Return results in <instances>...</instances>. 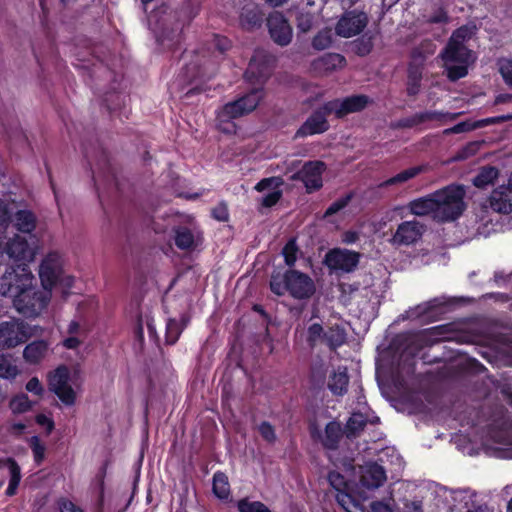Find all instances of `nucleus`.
<instances>
[{"mask_svg": "<svg viewBox=\"0 0 512 512\" xmlns=\"http://www.w3.org/2000/svg\"><path fill=\"white\" fill-rule=\"evenodd\" d=\"M36 422L39 425L46 427L48 433H50L54 428V422L52 421V419L44 414L37 415Z\"/></svg>", "mask_w": 512, "mask_h": 512, "instance_id": "338daca9", "label": "nucleus"}, {"mask_svg": "<svg viewBox=\"0 0 512 512\" xmlns=\"http://www.w3.org/2000/svg\"><path fill=\"white\" fill-rule=\"evenodd\" d=\"M237 509L239 512H271L262 502L250 501L247 498L237 502Z\"/></svg>", "mask_w": 512, "mask_h": 512, "instance_id": "37998d69", "label": "nucleus"}, {"mask_svg": "<svg viewBox=\"0 0 512 512\" xmlns=\"http://www.w3.org/2000/svg\"><path fill=\"white\" fill-rule=\"evenodd\" d=\"M490 207L498 213L508 214L512 212V184L508 181L492 191L489 197Z\"/></svg>", "mask_w": 512, "mask_h": 512, "instance_id": "412c9836", "label": "nucleus"}, {"mask_svg": "<svg viewBox=\"0 0 512 512\" xmlns=\"http://www.w3.org/2000/svg\"><path fill=\"white\" fill-rule=\"evenodd\" d=\"M202 66V59L196 55L194 59H191L190 62L185 65L180 76L189 83H192L198 78H204L207 76V71L206 68Z\"/></svg>", "mask_w": 512, "mask_h": 512, "instance_id": "c85d7f7f", "label": "nucleus"}, {"mask_svg": "<svg viewBox=\"0 0 512 512\" xmlns=\"http://www.w3.org/2000/svg\"><path fill=\"white\" fill-rule=\"evenodd\" d=\"M332 43V32L331 29H324L318 32V34L312 40V46L317 50H324L330 47Z\"/></svg>", "mask_w": 512, "mask_h": 512, "instance_id": "c03bdc74", "label": "nucleus"}, {"mask_svg": "<svg viewBox=\"0 0 512 512\" xmlns=\"http://www.w3.org/2000/svg\"><path fill=\"white\" fill-rule=\"evenodd\" d=\"M39 249V240L35 235H30L28 238L14 235L7 241L4 251L9 258L20 262L19 264L28 265L34 261Z\"/></svg>", "mask_w": 512, "mask_h": 512, "instance_id": "0eeeda50", "label": "nucleus"}, {"mask_svg": "<svg viewBox=\"0 0 512 512\" xmlns=\"http://www.w3.org/2000/svg\"><path fill=\"white\" fill-rule=\"evenodd\" d=\"M85 337L80 336H67L61 342V345L68 350H78L83 344Z\"/></svg>", "mask_w": 512, "mask_h": 512, "instance_id": "6e6d98bb", "label": "nucleus"}, {"mask_svg": "<svg viewBox=\"0 0 512 512\" xmlns=\"http://www.w3.org/2000/svg\"><path fill=\"white\" fill-rule=\"evenodd\" d=\"M422 80V68L417 65H410L407 78V94L415 96L419 93Z\"/></svg>", "mask_w": 512, "mask_h": 512, "instance_id": "473e14b6", "label": "nucleus"}, {"mask_svg": "<svg viewBox=\"0 0 512 512\" xmlns=\"http://www.w3.org/2000/svg\"><path fill=\"white\" fill-rule=\"evenodd\" d=\"M442 302H440L438 299H433V300H430L426 303H423V304H420L418 306H416L415 308L409 310L407 312L408 314V318H418V317H421L425 314H427L429 311H431L432 309H434L435 307L441 305Z\"/></svg>", "mask_w": 512, "mask_h": 512, "instance_id": "a18cd8bd", "label": "nucleus"}, {"mask_svg": "<svg viewBox=\"0 0 512 512\" xmlns=\"http://www.w3.org/2000/svg\"><path fill=\"white\" fill-rule=\"evenodd\" d=\"M346 339V333L343 328L340 326H333L328 331L325 332V340L324 342L330 348H336L341 346Z\"/></svg>", "mask_w": 512, "mask_h": 512, "instance_id": "4c0bfd02", "label": "nucleus"}, {"mask_svg": "<svg viewBox=\"0 0 512 512\" xmlns=\"http://www.w3.org/2000/svg\"><path fill=\"white\" fill-rule=\"evenodd\" d=\"M58 507L60 512H84L79 506L65 498L58 501Z\"/></svg>", "mask_w": 512, "mask_h": 512, "instance_id": "13d9d810", "label": "nucleus"}, {"mask_svg": "<svg viewBox=\"0 0 512 512\" xmlns=\"http://www.w3.org/2000/svg\"><path fill=\"white\" fill-rule=\"evenodd\" d=\"M330 484L337 490L335 498L338 504L347 512H365L362 505L350 493L342 490L346 486L344 478L337 472L329 474Z\"/></svg>", "mask_w": 512, "mask_h": 512, "instance_id": "2eb2a0df", "label": "nucleus"}, {"mask_svg": "<svg viewBox=\"0 0 512 512\" xmlns=\"http://www.w3.org/2000/svg\"><path fill=\"white\" fill-rule=\"evenodd\" d=\"M332 114V111L325 109V104L315 112H313L302 126L297 130V137H307L314 134H321L328 130L329 124L327 116Z\"/></svg>", "mask_w": 512, "mask_h": 512, "instance_id": "a211bd4d", "label": "nucleus"}, {"mask_svg": "<svg viewBox=\"0 0 512 512\" xmlns=\"http://www.w3.org/2000/svg\"><path fill=\"white\" fill-rule=\"evenodd\" d=\"M180 32H181V26H180V24H177V27L172 30L171 34H166L165 32H163L158 37V41H160L162 45H165L166 41H178V39L180 37Z\"/></svg>", "mask_w": 512, "mask_h": 512, "instance_id": "e2e57ef3", "label": "nucleus"}, {"mask_svg": "<svg viewBox=\"0 0 512 512\" xmlns=\"http://www.w3.org/2000/svg\"><path fill=\"white\" fill-rule=\"evenodd\" d=\"M498 170L495 167H484L474 178L473 183L478 188H484L492 184L498 177Z\"/></svg>", "mask_w": 512, "mask_h": 512, "instance_id": "e433bc0d", "label": "nucleus"}, {"mask_svg": "<svg viewBox=\"0 0 512 512\" xmlns=\"http://www.w3.org/2000/svg\"><path fill=\"white\" fill-rule=\"evenodd\" d=\"M288 292L296 299H306L315 292V285L308 275L296 270H289Z\"/></svg>", "mask_w": 512, "mask_h": 512, "instance_id": "4468645a", "label": "nucleus"}, {"mask_svg": "<svg viewBox=\"0 0 512 512\" xmlns=\"http://www.w3.org/2000/svg\"><path fill=\"white\" fill-rule=\"evenodd\" d=\"M359 253L347 249H333L326 254L325 263L333 270L353 271L359 263Z\"/></svg>", "mask_w": 512, "mask_h": 512, "instance_id": "f8f14e48", "label": "nucleus"}, {"mask_svg": "<svg viewBox=\"0 0 512 512\" xmlns=\"http://www.w3.org/2000/svg\"><path fill=\"white\" fill-rule=\"evenodd\" d=\"M51 299L49 291L36 290L31 284V288L21 292L13 298V303L17 311L27 317L37 316L44 310Z\"/></svg>", "mask_w": 512, "mask_h": 512, "instance_id": "423d86ee", "label": "nucleus"}, {"mask_svg": "<svg viewBox=\"0 0 512 512\" xmlns=\"http://www.w3.org/2000/svg\"><path fill=\"white\" fill-rule=\"evenodd\" d=\"M183 327L178 321L169 319L166 324V342L174 344L178 340Z\"/></svg>", "mask_w": 512, "mask_h": 512, "instance_id": "49530a36", "label": "nucleus"}, {"mask_svg": "<svg viewBox=\"0 0 512 512\" xmlns=\"http://www.w3.org/2000/svg\"><path fill=\"white\" fill-rule=\"evenodd\" d=\"M34 276L26 264H17L6 269L0 278V294L14 298L31 288Z\"/></svg>", "mask_w": 512, "mask_h": 512, "instance_id": "39448f33", "label": "nucleus"}, {"mask_svg": "<svg viewBox=\"0 0 512 512\" xmlns=\"http://www.w3.org/2000/svg\"><path fill=\"white\" fill-rule=\"evenodd\" d=\"M465 191L460 186L450 185L432 193L435 203V220L452 221L464 211Z\"/></svg>", "mask_w": 512, "mask_h": 512, "instance_id": "7ed1b4c3", "label": "nucleus"}, {"mask_svg": "<svg viewBox=\"0 0 512 512\" xmlns=\"http://www.w3.org/2000/svg\"><path fill=\"white\" fill-rule=\"evenodd\" d=\"M310 433L314 439L319 440L326 448L334 449L342 435V428L339 423L333 421L326 425L324 435L315 425H311Z\"/></svg>", "mask_w": 512, "mask_h": 512, "instance_id": "4be33fe9", "label": "nucleus"}, {"mask_svg": "<svg viewBox=\"0 0 512 512\" xmlns=\"http://www.w3.org/2000/svg\"><path fill=\"white\" fill-rule=\"evenodd\" d=\"M460 113H444L439 111H425L418 113V119L420 120V123L428 122V121H440V122H446V121H452L455 120Z\"/></svg>", "mask_w": 512, "mask_h": 512, "instance_id": "58836bf2", "label": "nucleus"}, {"mask_svg": "<svg viewBox=\"0 0 512 512\" xmlns=\"http://www.w3.org/2000/svg\"><path fill=\"white\" fill-rule=\"evenodd\" d=\"M386 481V472L377 463H368L361 467L357 494L363 500L368 498L367 491H373Z\"/></svg>", "mask_w": 512, "mask_h": 512, "instance_id": "1a4fd4ad", "label": "nucleus"}, {"mask_svg": "<svg viewBox=\"0 0 512 512\" xmlns=\"http://www.w3.org/2000/svg\"><path fill=\"white\" fill-rule=\"evenodd\" d=\"M351 199V196L350 195H346L336 201H334L328 208L327 210L325 211V214L324 216L325 217H329L333 214H336L337 212H339L340 210H342L343 208H345L349 201Z\"/></svg>", "mask_w": 512, "mask_h": 512, "instance_id": "864d4df0", "label": "nucleus"}, {"mask_svg": "<svg viewBox=\"0 0 512 512\" xmlns=\"http://www.w3.org/2000/svg\"><path fill=\"white\" fill-rule=\"evenodd\" d=\"M499 446L495 447L497 450L503 451L505 457L512 458V443L510 441L499 442Z\"/></svg>", "mask_w": 512, "mask_h": 512, "instance_id": "774afa93", "label": "nucleus"}, {"mask_svg": "<svg viewBox=\"0 0 512 512\" xmlns=\"http://www.w3.org/2000/svg\"><path fill=\"white\" fill-rule=\"evenodd\" d=\"M28 338L23 322L12 320L0 324V348L11 349Z\"/></svg>", "mask_w": 512, "mask_h": 512, "instance_id": "9b49d317", "label": "nucleus"}, {"mask_svg": "<svg viewBox=\"0 0 512 512\" xmlns=\"http://www.w3.org/2000/svg\"><path fill=\"white\" fill-rule=\"evenodd\" d=\"M15 209H17V205L14 201L0 199V233L4 232L8 227Z\"/></svg>", "mask_w": 512, "mask_h": 512, "instance_id": "f704fd0d", "label": "nucleus"}, {"mask_svg": "<svg viewBox=\"0 0 512 512\" xmlns=\"http://www.w3.org/2000/svg\"><path fill=\"white\" fill-rule=\"evenodd\" d=\"M369 103V98L364 95H354L343 100H333L325 103V109L332 111L337 117H343L364 109Z\"/></svg>", "mask_w": 512, "mask_h": 512, "instance_id": "f3484780", "label": "nucleus"}, {"mask_svg": "<svg viewBox=\"0 0 512 512\" xmlns=\"http://www.w3.org/2000/svg\"><path fill=\"white\" fill-rule=\"evenodd\" d=\"M26 390L37 396H40L44 392V388L37 377L31 378L26 384Z\"/></svg>", "mask_w": 512, "mask_h": 512, "instance_id": "052dcab7", "label": "nucleus"}, {"mask_svg": "<svg viewBox=\"0 0 512 512\" xmlns=\"http://www.w3.org/2000/svg\"><path fill=\"white\" fill-rule=\"evenodd\" d=\"M349 377L345 367H338L330 375L328 387L335 395H343L347 391Z\"/></svg>", "mask_w": 512, "mask_h": 512, "instance_id": "c756f323", "label": "nucleus"}, {"mask_svg": "<svg viewBox=\"0 0 512 512\" xmlns=\"http://www.w3.org/2000/svg\"><path fill=\"white\" fill-rule=\"evenodd\" d=\"M260 435L267 442H274L276 439L274 428L268 422H262L258 427Z\"/></svg>", "mask_w": 512, "mask_h": 512, "instance_id": "4d7b16f0", "label": "nucleus"}, {"mask_svg": "<svg viewBox=\"0 0 512 512\" xmlns=\"http://www.w3.org/2000/svg\"><path fill=\"white\" fill-rule=\"evenodd\" d=\"M261 21L262 14L259 7L251 1L247 2L240 13L241 26L245 29H253L260 26Z\"/></svg>", "mask_w": 512, "mask_h": 512, "instance_id": "a878e982", "label": "nucleus"}, {"mask_svg": "<svg viewBox=\"0 0 512 512\" xmlns=\"http://www.w3.org/2000/svg\"><path fill=\"white\" fill-rule=\"evenodd\" d=\"M275 57L263 49L255 51L245 73L248 82L255 85L247 94L224 105L217 114V125L225 133H234L233 119L254 111L264 98L263 84L269 77Z\"/></svg>", "mask_w": 512, "mask_h": 512, "instance_id": "f257e3e1", "label": "nucleus"}, {"mask_svg": "<svg viewBox=\"0 0 512 512\" xmlns=\"http://www.w3.org/2000/svg\"><path fill=\"white\" fill-rule=\"evenodd\" d=\"M369 420L362 413H353L346 425L347 437H356Z\"/></svg>", "mask_w": 512, "mask_h": 512, "instance_id": "c9c22d12", "label": "nucleus"}, {"mask_svg": "<svg viewBox=\"0 0 512 512\" xmlns=\"http://www.w3.org/2000/svg\"><path fill=\"white\" fill-rule=\"evenodd\" d=\"M213 493L219 499H226L230 495L228 477L222 472H216L213 476Z\"/></svg>", "mask_w": 512, "mask_h": 512, "instance_id": "72a5a7b5", "label": "nucleus"}, {"mask_svg": "<svg viewBox=\"0 0 512 512\" xmlns=\"http://www.w3.org/2000/svg\"><path fill=\"white\" fill-rule=\"evenodd\" d=\"M345 58L337 53H328L312 62V69L318 74H328L345 66Z\"/></svg>", "mask_w": 512, "mask_h": 512, "instance_id": "5701e85b", "label": "nucleus"}, {"mask_svg": "<svg viewBox=\"0 0 512 512\" xmlns=\"http://www.w3.org/2000/svg\"><path fill=\"white\" fill-rule=\"evenodd\" d=\"M419 124L421 123L420 120L418 119V113H416L410 117L399 120L397 123L394 124V126L397 128H412Z\"/></svg>", "mask_w": 512, "mask_h": 512, "instance_id": "680f3d73", "label": "nucleus"}, {"mask_svg": "<svg viewBox=\"0 0 512 512\" xmlns=\"http://www.w3.org/2000/svg\"><path fill=\"white\" fill-rule=\"evenodd\" d=\"M10 408L14 413H23L31 408V402L28 396L22 393L11 400Z\"/></svg>", "mask_w": 512, "mask_h": 512, "instance_id": "de8ad7c7", "label": "nucleus"}, {"mask_svg": "<svg viewBox=\"0 0 512 512\" xmlns=\"http://www.w3.org/2000/svg\"><path fill=\"white\" fill-rule=\"evenodd\" d=\"M370 507L371 512H393L390 503L384 501L372 502Z\"/></svg>", "mask_w": 512, "mask_h": 512, "instance_id": "69168bd1", "label": "nucleus"}, {"mask_svg": "<svg viewBox=\"0 0 512 512\" xmlns=\"http://www.w3.org/2000/svg\"><path fill=\"white\" fill-rule=\"evenodd\" d=\"M0 471L2 475L9 476V485L6 489L8 496H13L18 488L21 473L18 464L11 458L0 460Z\"/></svg>", "mask_w": 512, "mask_h": 512, "instance_id": "b1692460", "label": "nucleus"}, {"mask_svg": "<svg viewBox=\"0 0 512 512\" xmlns=\"http://www.w3.org/2000/svg\"><path fill=\"white\" fill-rule=\"evenodd\" d=\"M66 334L68 336H80L85 337L84 330L81 324L77 320H72L68 323L66 328Z\"/></svg>", "mask_w": 512, "mask_h": 512, "instance_id": "bf43d9fd", "label": "nucleus"}, {"mask_svg": "<svg viewBox=\"0 0 512 512\" xmlns=\"http://www.w3.org/2000/svg\"><path fill=\"white\" fill-rule=\"evenodd\" d=\"M492 122H494L492 119H487V120H483L480 122L464 121V122H460V123L456 124L455 126H453L451 128L445 129L443 131V134L450 135V134L464 133V132L472 131L478 127H481L484 124L492 123Z\"/></svg>", "mask_w": 512, "mask_h": 512, "instance_id": "ea45409f", "label": "nucleus"}, {"mask_svg": "<svg viewBox=\"0 0 512 512\" xmlns=\"http://www.w3.org/2000/svg\"><path fill=\"white\" fill-rule=\"evenodd\" d=\"M434 198L432 197V193L425 196L417 198L411 201L408 204V209L411 214L415 216H431L435 220V203Z\"/></svg>", "mask_w": 512, "mask_h": 512, "instance_id": "bb28decb", "label": "nucleus"}, {"mask_svg": "<svg viewBox=\"0 0 512 512\" xmlns=\"http://www.w3.org/2000/svg\"><path fill=\"white\" fill-rule=\"evenodd\" d=\"M14 217V225L18 231L26 234H31L32 231L36 228V217L29 210H18L13 213Z\"/></svg>", "mask_w": 512, "mask_h": 512, "instance_id": "2f4dec72", "label": "nucleus"}, {"mask_svg": "<svg viewBox=\"0 0 512 512\" xmlns=\"http://www.w3.org/2000/svg\"><path fill=\"white\" fill-rule=\"evenodd\" d=\"M50 343L46 340H35L23 350V358L29 364H38L48 355Z\"/></svg>", "mask_w": 512, "mask_h": 512, "instance_id": "393cba45", "label": "nucleus"}, {"mask_svg": "<svg viewBox=\"0 0 512 512\" xmlns=\"http://www.w3.org/2000/svg\"><path fill=\"white\" fill-rule=\"evenodd\" d=\"M267 26L271 38L280 46H286L292 39V28L284 16L279 12H273L267 19Z\"/></svg>", "mask_w": 512, "mask_h": 512, "instance_id": "dca6fc26", "label": "nucleus"}, {"mask_svg": "<svg viewBox=\"0 0 512 512\" xmlns=\"http://www.w3.org/2000/svg\"><path fill=\"white\" fill-rule=\"evenodd\" d=\"M476 27L464 25L453 32L446 47L441 52L447 77L456 81L468 74V68L475 62V55L466 43L474 36Z\"/></svg>", "mask_w": 512, "mask_h": 512, "instance_id": "f03ea898", "label": "nucleus"}, {"mask_svg": "<svg viewBox=\"0 0 512 512\" xmlns=\"http://www.w3.org/2000/svg\"><path fill=\"white\" fill-rule=\"evenodd\" d=\"M19 373L16 365L12 364L4 357H0V377L5 379H14Z\"/></svg>", "mask_w": 512, "mask_h": 512, "instance_id": "09e8293b", "label": "nucleus"}, {"mask_svg": "<svg viewBox=\"0 0 512 512\" xmlns=\"http://www.w3.org/2000/svg\"><path fill=\"white\" fill-rule=\"evenodd\" d=\"M423 171H424V167L423 166H415V167L407 168V169L399 172L395 176H393V177L383 181L382 183H380L379 187L380 188H385V187H389V186H400V185H403L404 183H406L409 180H411V179L415 178L416 176H418Z\"/></svg>", "mask_w": 512, "mask_h": 512, "instance_id": "7c9ffc66", "label": "nucleus"}, {"mask_svg": "<svg viewBox=\"0 0 512 512\" xmlns=\"http://www.w3.org/2000/svg\"><path fill=\"white\" fill-rule=\"evenodd\" d=\"M270 288L276 295H283L288 291V271L285 274H273L271 276Z\"/></svg>", "mask_w": 512, "mask_h": 512, "instance_id": "a19ab883", "label": "nucleus"}, {"mask_svg": "<svg viewBox=\"0 0 512 512\" xmlns=\"http://www.w3.org/2000/svg\"><path fill=\"white\" fill-rule=\"evenodd\" d=\"M283 256L288 266H293L297 259V246L295 240H290L283 248Z\"/></svg>", "mask_w": 512, "mask_h": 512, "instance_id": "3c124183", "label": "nucleus"}, {"mask_svg": "<svg viewBox=\"0 0 512 512\" xmlns=\"http://www.w3.org/2000/svg\"><path fill=\"white\" fill-rule=\"evenodd\" d=\"M283 185V180L280 177H270L262 179L255 186L258 192H267L261 198V204L264 207H272L275 205L282 196L280 187Z\"/></svg>", "mask_w": 512, "mask_h": 512, "instance_id": "6ab92c4d", "label": "nucleus"}, {"mask_svg": "<svg viewBox=\"0 0 512 512\" xmlns=\"http://www.w3.org/2000/svg\"><path fill=\"white\" fill-rule=\"evenodd\" d=\"M313 16L311 13H300L297 17V27L302 32H308L312 28Z\"/></svg>", "mask_w": 512, "mask_h": 512, "instance_id": "5fc2aeb1", "label": "nucleus"}, {"mask_svg": "<svg viewBox=\"0 0 512 512\" xmlns=\"http://www.w3.org/2000/svg\"><path fill=\"white\" fill-rule=\"evenodd\" d=\"M424 226L418 221H405L401 223L393 235L392 241L396 245H410L422 236Z\"/></svg>", "mask_w": 512, "mask_h": 512, "instance_id": "aec40b11", "label": "nucleus"}, {"mask_svg": "<svg viewBox=\"0 0 512 512\" xmlns=\"http://www.w3.org/2000/svg\"><path fill=\"white\" fill-rule=\"evenodd\" d=\"M430 23H447L449 21V17L447 12L443 8L437 9L428 20Z\"/></svg>", "mask_w": 512, "mask_h": 512, "instance_id": "0e129e2a", "label": "nucleus"}, {"mask_svg": "<svg viewBox=\"0 0 512 512\" xmlns=\"http://www.w3.org/2000/svg\"><path fill=\"white\" fill-rule=\"evenodd\" d=\"M306 340L311 347L324 342L325 331L323 330L322 325L318 323L311 324L307 329Z\"/></svg>", "mask_w": 512, "mask_h": 512, "instance_id": "79ce46f5", "label": "nucleus"}, {"mask_svg": "<svg viewBox=\"0 0 512 512\" xmlns=\"http://www.w3.org/2000/svg\"><path fill=\"white\" fill-rule=\"evenodd\" d=\"M499 72L506 84L512 86V60L501 59L499 61Z\"/></svg>", "mask_w": 512, "mask_h": 512, "instance_id": "603ef678", "label": "nucleus"}, {"mask_svg": "<svg viewBox=\"0 0 512 512\" xmlns=\"http://www.w3.org/2000/svg\"><path fill=\"white\" fill-rule=\"evenodd\" d=\"M200 240V233L187 227H179L175 230V244L179 249L188 250L194 248Z\"/></svg>", "mask_w": 512, "mask_h": 512, "instance_id": "cd10ccee", "label": "nucleus"}, {"mask_svg": "<svg viewBox=\"0 0 512 512\" xmlns=\"http://www.w3.org/2000/svg\"><path fill=\"white\" fill-rule=\"evenodd\" d=\"M367 23L368 17L365 13L348 12L338 21L336 33L341 37L350 38L361 33Z\"/></svg>", "mask_w": 512, "mask_h": 512, "instance_id": "ddd939ff", "label": "nucleus"}, {"mask_svg": "<svg viewBox=\"0 0 512 512\" xmlns=\"http://www.w3.org/2000/svg\"><path fill=\"white\" fill-rule=\"evenodd\" d=\"M49 388L61 402L72 406L80 388L76 374L72 375L66 366H60L49 375Z\"/></svg>", "mask_w": 512, "mask_h": 512, "instance_id": "20e7f679", "label": "nucleus"}, {"mask_svg": "<svg viewBox=\"0 0 512 512\" xmlns=\"http://www.w3.org/2000/svg\"><path fill=\"white\" fill-rule=\"evenodd\" d=\"M39 278L42 288L51 293L62 275V258L59 253H48L39 265Z\"/></svg>", "mask_w": 512, "mask_h": 512, "instance_id": "6e6552de", "label": "nucleus"}, {"mask_svg": "<svg viewBox=\"0 0 512 512\" xmlns=\"http://www.w3.org/2000/svg\"><path fill=\"white\" fill-rule=\"evenodd\" d=\"M29 445L32 449L35 462L38 464L41 463L45 457V445L40 441L39 437L37 436H33L30 438Z\"/></svg>", "mask_w": 512, "mask_h": 512, "instance_id": "8fccbe9b", "label": "nucleus"}, {"mask_svg": "<svg viewBox=\"0 0 512 512\" xmlns=\"http://www.w3.org/2000/svg\"><path fill=\"white\" fill-rule=\"evenodd\" d=\"M326 166L321 161H309L306 162L302 168L296 173L292 174L291 180H300L307 192L318 190L322 187V174L325 171Z\"/></svg>", "mask_w": 512, "mask_h": 512, "instance_id": "9d476101", "label": "nucleus"}]
</instances>
